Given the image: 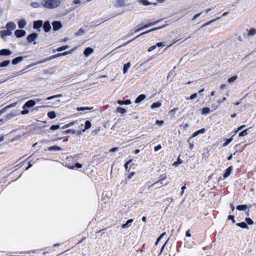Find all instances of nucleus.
<instances>
[{
    "label": "nucleus",
    "mask_w": 256,
    "mask_h": 256,
    "mask_svg": "<svg viewBox=\"0 0 256 256\" xmlns=\"http://www.w3.org/2000/svg\"><path fill=\"white\" fill-rule=\"evenodd\" d=\"M60 4V0H43L41 3L42 6L48 9L56 8Z\"/></svg>",
    "instance_id": "f257e3e1"
},
{
    "label": "nucleus",
    "mask_w": 256,
    "mask_h": 256,
    "mask_svg": "<svg viewBox=\"0 0 256 256\" xmlns=\"http://www.w3.org/2000/svg\"><path fill=\"white\" fill-rule=\"evenodd\" d=\"M165 26H160V27L154 28H152V29H150V30H148L147 31H146V32H144L140 34L139 35L137 36H136L134 38L128 40L124 44L120 46H125L127 45L128 44H130V42H132V41H134V40H136L138 38L140 37V36H142V35L145 34H148V33H149L150 32H153V31H154V30H160V29L164 27H165Z\"/></svg>",
    "instance_id": "f03ea898"
},
{
    "label": "nucleus",
    "mask_w": 256,
    "mask_h": 256,
    "mask_svg": "<svg viewBox=\"0 0 256 256\" xmlns=\"http://www.w3.org/2000/svg\"><path fill=\"white\" fill-rule=\"evenodd\" d=\"M160 21H161V20H156L153 22H148L146 24L136 29L134 31V33H136V32H138L142 30H143L145 28H149L152 26H154V25L156 24H158Z\"/></svg>",
    "instance_id": "7ed1b4c3"
},
{
    "label": "nucleus",
    "mask_w": 256,
    "mask_h": 256,
    "mask_svg": "<svg viewBox=\"0 0 256 256\" xmlns=\"http://www.w3.org/2000/svg\"><path fill=\"white\" fill-rule=\"evenodd\" d=\"M52 28L54 31H57L60 29L62 26V24L60 21L55 20L52 22Z\"/></svg>",
    "instance_id": "20e7f679"
},
{
    "label": "nucleus",
    "mask_w": 256,
    "mask_h": 256,
    "mask_svg": "<svg viewBox=\"0 0 256 256\" xmlns=\"http://www.w3.org/2000/svg\"><path fill=\"white\" fill-rule=\"evenodd\" d=\"M43 21L42 20H38L34 22L33 28L37 30L38 32L40 30V28L42 26Z\"/></svg>",
    "instance_id": "39448f33"
},
{
    "label": "nucleus",
    "mask_w": 256,
    "mask_h": 256,
    "mask_svg": "<svg viewBox=\"0 0 256 256\" xmlns=\"http://www.w3.org/2000/svg\"><path fill=\"white\" fill-rule=\"evenodd\" d=\"M36 104V101L33 100H30L27 101L22 106V108H27L34 106Z\"/></svg>",
    "instance_id": "423d86ee"
},
{
    "label": "nucleus",
    "mask_w": 256,
    "mask_h": 256,
    "mask_svg": "<svg viewBox=\"0 0 256 256\" xmlns=\"http://www.w3.org/2000/svg\"><path fill=\"white\" fill-rule=\"evenodd\" d=\"M38 36V35L36 33L32 32L27 36V40L30 43L36 40Z\"/></svg>",
    "instance_id": "0eeeda50"
},
{
    "label": "nucleus",
    "mask_w": 256,
    "mask_h": 256,
    "mask_svg": "<svg viewBox=\"0 0 256 256\" xmlns=\"http://www.w3.org/2000/svg\"><path fill=\"white\" fill-rule=\"evenodd\" d=\"M42 28L44 31L46 32H48L50 30L52 27L48 20H46L42 24Z\"/></svg>",
    "instance_id": "6e6552de"
},
{
    "label": "nucleus",
    "mask_w": 256,
    "mask_h": 256,
    "mask_svg": "<svg viewBox=\"0 0 256 256\" xmlns=\"http://www.w3.org/2000/svg\"><path fill=\"white\" fill-rule=\"evenodd\" d=\"M26 31L24 30H16L14 32L15 36L18 38H22V37L26 35Z\"/></svg>",
    "instance_id": "1a4fd4ad"
},
{
    "label": "nucleus",
    "mask_w": 256,
    "mask_h": 256,
    "mask_svg": "<svg viewBox=\"0 0 256 256\" xmlns=\"http://www.w3.org/2000/svg\"><path fill=\"white\" fill-rule=\"evenodd\" d=\"M24 58H26V56H18L14 58L12 61V63L13 65H16L17 64L18 62H22Z\"/></svg>",
    "instance_id": "9d476101"
},
{
    "label": "nucleus",
    "mask_w": 256,
    "mask_h": 256,
    "mask_svg": "<svg viewBox=\"0 0 256 256\" xmlns=\"http://www.w3.org/2000/svg\"><path fill=\"white\" fill-rule=\"evenodd\" d=\"M12 54L9 49L4 48L0 50V56H8Z\"/></svg>",
    "instance_id": "9b49d317"
},
{
    "label": "nucleus",
    "mask_w": 256,
    "mask_h": 256,
    "mask_svg": "<svg viewBox=\"0 0 256 256\" xmlns=\"http://www.w3.org/2000/svg\"><path fill=\"white\" fill-rule=\"evenodd\" d=\"M232 168H233L232 166H230L228 168L225 170V172L223 175L224 179H225L226 178H228V176H229L232 170Z\"/></svg>",
    "instance_id": "f8f14e48"
},
{
    "label": "nucleus",
    "mask_w": 256,
    "mask_h": 256,
    "mask_svg": "<svg viewBox=\"0 0 256 256\" xmlns=\"http://www.w3.org/2000/svg\"><path fill=\"white\" fill-rule=\"evenodd\" d=\"M6 28L8 30H13L16 28V24L13 22H8L6 24Z\"/></svg>",
    "instance_id": "ddd939ff"
},
{
    "label": "nucleus",
    "mask_w": 256,
    "mask_h": 256,
    "mask_svg": "<svg viewBox=\"0 0 256 256\" xmlns=\"http://www.w3.org/2000/svg\"><path fill=\"white\" fill-rule=\"evenodd\" d=\"M159 178H160V179L158 181H156V182H155L154 183L152 184L151 186H150L149 188H150L154 186H156V184H159V182H160L161 181H164V180H165L166 178V174H164L161 175Z\"/></svg>",
    "instance_id": "4468645a"
},
{
    "label": "nucleus",
    "mask_w": 256,
    "mask_h": 256,
    "mask_svg": "<svg viewBox=\"0 0 256 256\" xmlns=\"http://www.w3.org/2000/svg\"><path fill=\"white\" fill-rule=\"evenodd\" d=\"M205 132H206V130H205V129L204 128H201V129H200V130L195 132L192 134V136L190 138H191L196 137V136H198L200 134H204Z\"/></svg>",
    "instance_id": "2eb2a0df"
},
{
    "label": "nucleus",
    "mask_w": 256,
    "mask_h": 256,
    "mask_svg": "<svg viewBox=\"0 0 256 256\" xmlns=\"http://www.w3.org/2000/svg\"><path fill=\"white\" fill-rule=\"evenodd\" d=\"M94 50L92 48L88 47L84 51V54L86 56H88Z\"/></svg>",
    "instance_id": "dca6fc26"
},
{
    "label": "nucleus",
    "mask_w": 256,
    "mask_h": 256,
    "mask_svg": "<svg viewBox=\"0 0 256 256\" xmlns=\"http://www.w3.org/2000/svg\"><path fill=\"white\" fill-rule=\"evenodd\" d=\"M26 24V22L24 19H22L18 22V26L20 28H23Z\"/></svg>",
    "instance_id": "f3484780"
},
{
    "label": "nucleus",
    "mask_w": 256,
    "mask_h": 256,
    "mask_svg": "<svg viewBox=\"0 0 256 256\" xmlns=\"http://www.w3.org/2000/svg\"><path fill=\"white\" fill-rule=\"evenodd\" d=\"M125 2L124 0H117L114 6L116 8H120L124 6Z\"/></svg>",
    "instance_id": "a211bd4d"
},
{
    "label": "nucleus",
    "mask_w": 256,
    "mask_h": 256,
    "mask_svg": "<svg viewBox=\"0 0 256 256\" xmlns=\"http://www.w3.org/2000/svg\"><path fill=\"white\" fill-rule=\"evenodd\" d=\"M146 98V96L144 94H141L139 95L135 100V103L138 104L142 100H144Z\"/></svg>",
    "instance_id": "6ab92c4d"
},
{
    "label": "nucleus",
    "mask_w": 256,
    "mask_h": 256,
    "mask_svg": "<svg viewBox=\"0 0 256 256\" xmlns=\"http://www.w3.org/2000/svg\"><path fill=\"white\" fill-rule=\"evenodd\" d=\"M68 48V45L62 46L58 48L56 50H52V52L54 53L56 51H57V52H62V50H66Z\"/></svg>",
    "instance_id": "aec40b11"
},
{
    "label": "nucleus",
    "mask_w": 256,
    "mask_h": 256,
    "mask_svg": "<svg viewBox=\"0 0 256 256\" xmlns=\"http://www.w3.org/2000/svg\"><path fill=\"white\" fill-rule=\"evenodd\" d=\"M48 150L49 151H60L62 150V148L58 146H51L48 148Z\"/></svg>",
    "instance_id": "412c9836"
},
{
    "label": "nucleus",
    "mask_w": 256,
    "mask_h": 256,
    "mask_svg": "<svg viewBox=\"0 0 256 256\" xmlns=\"http://www.w3.org/2000/svg\"><path fill=\"white\" fill-rule=\"evenodd\" d=\"M0 34L2 38H3L4 36H10L12 34V32L10 30H7L0 31Z\"/></svg>",
    "instance_id": "4be33fe9"
},
{
    "label": "nucleus",
    "mask_w": 256,
    "mask_h": 256,
    "mask_svg": "<svg viewBox=\"0 0 256 256\" xmlns=\"http://www.w3.org/2000/svg\"><path fill=\"white\" fill-rule=\"evenodd\" d=\"M117 103L119 104L122 105V104H131V101L130 100H118L117 102Z\"/></svg>",
    "instance_id": "5701e85b"
},
{
    "label": "nucleus",
    "mask_w": 256,
    "mask_h": 256,
    "mask_svg": "<svg viewBox=\"0 0 256 256\" xmlns=\"http://www.w3.org/2000/svg\"><path fill=\"white\" fill-rule=\"evenodd\" d=\"M133 222V220L132 219H130L128 220L126 222V223L125 224H124L122 227L123 228H127L128 227H129L132 223V222Z\"/></svg>",
    "instance_id": "b1692460"
},
{
    "label": "nucleus",
    "mask_w": 256,
    "mask_h": 256,
    "mask_svg": "<svg viewBox=\"0 0 256 256\" xmlns=\"http://www.w3.org/2000/svg\"><path fill=\"white\" fill-rule=\"evenodd\" d=\"M256 34V30L254 28H252L248 30L247 36H254Z\"/></svg>",
    "instance_id": "393cba45"
},
{
    "label": "nucleus",
    "mask_w": 256,
    "mask_h": 256,
    "mask_svg": "<svg viewBox=\"0 0 256 256\" xmlns=\"http://www.w3.org/2000/svg\"><path fill=\"white\" fill-rule=\"evenodd\" d=\"M76 132V130H72V129H69V130H67L62 132V134H60V135H63L64 134H70V133L72 134H75Z\"/></svg>",
    "instance_id": "a878e982"
},
{
    "label": "nucleus",
    "mask_w": 256,
    "mask_h": 256,
    "mask_svg": "<svg viewBox=\"0 0 256 256\" xmlns=\"http://www.w3.org/2000/svg\"><path fill=\"white\" fill-rule=\"evenodd\" d=\"M130 62H128L124 64L123 68V73L124 74L127 72L128 69L130 68Z\"/></svg>",
    "instance_id": "bb28decb"
},
{
    "label": "nucleus",
    "mask_w": 256,
    "mask_h": 256,
    "mask_svg": "<svg viewBox=\"0 0 256 256\" xmlns=\"http://www.w3.org/2000/svg\"><path fill=\"white\" fill-rule=\"evenodd\" d=\"M92 124L90 120H86L85 122L84 129L82 130V132H84L86 130L90 128L91 127Z\"/></svg>",
    "instance_id": "cd10ccee"
},
{
    "label": "nucleus",
    "mask_w": 256,
    "mask_h": 256,
    "mask_svg": "<svg viewBox=\"0 0 256 256\" xmlns=\"http://www.w3.org/2000/svg\"><path fill=\"white\" fill-rule=\"evenodd\" d=\"M236 225L237 226L240 227L242 228H247V229L248 228V224L244 222H241L237 223L236 224Z\"/></svg>",
    "instance_id": "c85d7f7f"
},
{
    "label": "nucleus",
    "mask_w": 256,
    "mask_h": 256,
    "mask_svg": "<svg viewBox=\"0 0 256 256\" xmlns=\"http://www.w3.org/2000/svg\"><path fill=\"white\" fill-rule=\"evenodd\" d=\"M10 64V60H4L1 62H0V67H6L8 66Z\"/></svg>",
    "instance_id": "c756f323"
},
{
    "label": "nucleus",
    "mask_w": 256,
    "mask_h": 256,
    "mask_svg": "<svg viewBox=\"0 0 256 256\" xmlns=\"http://www.w3.org/2000/svg\"><path fill=\"white\" fill-rule=\"evenodd\" d=\"M48 117L50 119H54L56 117V114L54 111H50L48 113Z\"/></svg>",
    "instance_id": "7c9ffc66"
},
{
    "label": "nucleus",
    "mask_w": 256,
    "mask_h": 256,
    "mask_svg": "<svg viewBox=\"0 0 256 256\" xmlns=\"http://www.w3.org/2000/svg\"><path fill=\"white\" fill-rule=\"evenodd\" d=\"M238 78V76L236 75H235V76H234L230 78H229L228 80H227V82L229 83V84H232V82H234Z\"/></svg>",
    "instance_id": "2f4dec72"
},
{
    "label": "nucleus",
    "mask_w": 256,
    "mask_h": 256,
    "mask_svg": "<svg viewBox=\"0 0 256 256\" xmlns=\"http://www.w3.org/2000/svg\"><path fill=\"white\" fill-rule=\"evenodd\" d=\"M248 208L246 204L238 205L236 206V209L238 210H244Z\"/></svg>",
    "instance_id": "473e14b6"
},
{
    "label": "nucleus",
    "mask_w": 256,
    "mask_h": 256,
    "mask_svg": "<svg viewBox=\"0 0 256 256\" xmlns=\"http://www.w3.org/2000/svg\"><path fill=\"white\" fill-rule=\"evenodd\" d=\"M221 17H218L217 18H215V19H214V20H212L209 22H206V24H203L202 26H201V28L205 26H208L210 24H211L212 23L214 22H215L216 20H218Z\"/></svg>",
    "instance_id": "72a5a7b5"
},
{
    "label": "nucleus",
    "mask_w": 256,
    "mask_h": 256,
    "mask_svg": "<svg viewBox=\"0 0 256 256\" xmlns=\"http://www.w3.org/2000/svg\"><path fill=\"white\" fill-rule=\"evenodd\" d=\"M93 109V107H78L76 110L78 111H83L84 110H92Z\"/></svg>",
    "instance_id": "f704fd0d"
},
{
    "label": "nucleus",
    "mask_w": 256,
    "mask_h": 256,
    "mask_svg": "<svg viewBox=\"0 0 256 256\" xmlns=\"http://www.w3.org/2000/svg\"><path fill=\"white\" fill-rule=\"evenodd\" d=\"M210 112V109L209 108L205 107L202 109V113L203 114H207Z\"/></svg>",
    "instance_id": "c9c22d12"
},
{
    "label": "nucleus",
    "mask_w": 256,
    "mask_h": 256,
    "mask_svg": "<svg viewBox=\"0 0 256 256\" xmlns=\"http://www.w3.org/2000/svg\"><path fill=\"white\" fill-rule=\"evenodd\" d=\"M250 128L246 129L241 132H240L238 134V136L240 137L244 136L248 134V131L249 130Z\"/></svg>",
    "instance_id": "e433bc0d"
},
{
    "label": "nucleus",
    "mask_w": 256,
    "mask_h": 256,
    "mask_svg": "<svg viewBox=\"0 0 256 256\" xmlns=\"http://www.w3.org/2000/svg\"><path fill=\"white\" fill-rule=\"evenodd\" d=\"M72 50H70L68 51H67V52H62V53H58V54H57V56L58 57H60V56H66L68 54H71Z\"/></svg>",
    "instance_id": "4c0bfd02"
},
{
    "label": "nucleus",
    "mask_w": 256,
    "mask_h": 256,
    "mask_svg": "<svg viewBox=\"0 0 256 256\" xmlns=\"http://www.w3.org/2000/svg\"><path fill=\"white\" fill-rule=\"evenodd\" d=\"M116 112L123 114L126 112V110L125 108L122 107H118L116 108Z\"/></svg>",
    "instance_id": "58836bf2"
},
{
    "label": "nucleus",
    "mask_w": 256,
    "mask_h": 256,
    "mask_svg": "<svg viewBox=\"0 0 256 256\" xmlns=\"http://www.w3.org/2000/svg\"><path fill=\"white\" fill-rule=\"evenodd\" d=\"M166 234V232H164L157 238L156 241L155 243V245H157L158 244V242L161 240V239L164 237V236Z\"/></svg>",
    "instance_id": "ea45409f"
},
{
    "label": "nucleus",
    "mask_w": 256,
    "mask_h": 256,
    "mask_svg": "<svg viewBox=\"0 0 256 256\" xmlns=\"http://www.w3.org/2000/svg\"><path fill=\"white\" fill-rule=\"evenodd\" d=\"M160 106H161V104L159 102H154L151 105V108H159Z\"/></svg>",
    "instance_id": "a19ab883"
},
{
    "label": "nucleus",
    "mask_w": 256,
    "mask_h": 256,
    "mask_svg": "<svg viewBox=\"0 0 256 256\" xmlns=\"http://www.w3.org/2000/svg\"><path fill=\"white\" fill-rule=\"evenodd\" d=\"M197 96H198V94L197 93L193 94L190 97H186V100H194V98H196L197 97Z\"/></svg>",
    "instance_id": "79ce46f5"
},
{
    "label": "nucleus",
    "mask_w": 256,
    "mask_h": 256,
    "mask_svg": "<svg viewBox=\"0 0 256 256\" xmlns=\"http://www.w3.org/2000/svg\"><path fill=\"white\" fill-rule=\"evenodd\" d=\"M60 128V126L59 124L52 125L50 127V130H58V128Z\"/></svg>",
    "instance_id": "37998d69"
},
{
    "label": "nucleus",
    "mask_w": 256,
    "mask_h": 256,
    "mask_svg": "<svg viewBox=\"0 0 256 256\" xmlns=\"http://www.w3.org/2000/svg\"><path fill=\"white\" fill-rule=\"evenodd\" d=\"M84 31L82 28H80L78 30L76 33V36H82L84 34Z\"/></svg>",
    "instance_id": "c03bdc74"
},
{
    "label": "nucleus",
    "mask_w": 256,
    "mask_h": 256,
    "mask_svg": "<svg viewBox=\"0 0 256 256\" xmlns=\"http://www.w3.org/2000/svg\"><path fill=\"white\" fill-rule=\"evenodd\" d=\"M30 6L34 8H38L40 7V4L37 2H32Z\"/></svg>",
    "instance_id": "a18cd8bd"
},
{
    "label": "nucleus",
    "mask_w": 256,
    "mask_h": 256,
    "mask_svg": "<svg viewBox=\"0 0 256 256\" xmlns=\"http://www.w3.org/2000/svg\"><path fill=\"white\" fill-rule=\"evenodd\" d=\"M139 2L144 6L150 4V3L148 0H139Z\"/></svg>",
    "instance_id": "49530a36"
},
{
    "label": "nucleus",
    "mask_w": 256,
    "mask_h": 256,
    "mask_svg": "<svg viewBox=\"0 0 256 256\" xmlns=\"http://www.w3.org/2000/svg\"><path fill=\"white\" fill-rule=\"evenodd\" d=\"M232 140V137L226 139V142L223 144L224 146H227Z\"/></svg>",
    "instance_id": "de8ad7c7"
},
{
    "label": "nucleus",
    "mask_w": 256,
    "mask_h": 256,
    "mask_svg": "<svg viewBox=\"0 0 256 256\" xmlns=\"http://www.w3.org/2000/svg\"><path fill=\"white\" fill-rule=\"evenodd\" d=\"M16 116V114H14V113L13 112H10V114H8L6 115V118L7 120H9L14 116Z\"/></svg>",
    "instance_id": "09e8293b"
},
{
    "label": "nucleus",
    "mask_w": 256,
    "mask_h": 256,
    "mask_svg": "<svg viewBox=\"0 0 256 256\" xmlns=\"http://www.w3.org/2000/svg\"><path fill=\"white\" fill-rule=\"evenodd\" d=\"M57 58H58L57 56V54H56L46 58L47 61L48 62V61H50V60H52L54 59Z\"/></svg>",
    "instance_id": "8fccbe9b"
},
{
    "label": "nucleus",
    "mask_w": 256,
    "mask_h": 256,
    "mask_svg": "<svg viewBox=\"0 0 256 256\" xmlns=\"http://www.w3.org/2000/svg\"><path fill=\"white\" fill-rule=\"evenodd\" d=\"M246 222L248 223V224H254V222L250 218H246L245 219Z\"/></svg>",
    "instance_id": "3c124183"
},
{
    "label": "nucleus",
    "mask_w": 256,
    "mask_h": 256,
    "mask_svg": "<svg viewBox=\"0 0 256 256\" xmlns=\"http://www.w3.org/2000/svg\"><path fill=\"white\" fill-rule=\"evenodd\" d=\"M74 122H70V123H68V124H65L64 126H63L62 127V129H64V128H68V127L72 126V125L74 124Z\"/></svg>",
    "instance_id": "603ef678"
},
{
    "label": "nucleus",
    "mask_w": 256,
    "mask_h": 256,
    "mask_svg": "<svg viewBox=\"0 0 256 256\" xmlns=\"http://www.w3.org/2000/svg\"><path fill=\"white\" fill-rule=\"evenodd\" d=\"M168 182H166V183H165L164 184H163V181H161V182H159V184H158V187H157V188H160L162 187V186H164H164H166V185H167V184H168Z\"/></svg>",
    "instance_id": "864d4df0"
},
{
    "label": "nucleus",
    "mask_w": 256,
    "mask_h": 256,
    "mask_svg": "<svg viewBox=\"0 0 256 256\" xmlns=\"http://www.w3.org/2000/svg\"><path fill=\"white\" fill-rule=\"evenodd\" d=\"M228 219L230 220H231L233 224L236 222V221L234 220V216L229 215L228 216Z\"/></svg>",
    "instance_id": "5fc2aeb1"
},
{
    "label": "nucleus",
    "mask_w": 256,
    "mask_h": 256,
    "mask_svg": "<svg viewBox=\"0 0 256 256\" xmlns=\"http://www.w3.org/2000/svg\"><path fill=\"white\" fill-rule=\"evenodd\" d=\"M47 62L48 61H47L46 58H43L40 60H38L36 62H37V64H42V63H44V62Z\"/></svg>",
    "instance_id": "6e6d98bb"
},
{
    "label": "nucleus",
    "mask_w": 256,
    "mask_h": 256,
    "mask_svg": "<svg viewBox=\"0 0 256 256\" xmlns=\"http://www.w3.org/2000/svg\"><path fill=\"white\" fill-rule=\"evenodd\" d=\"M29 110L27 108L23 109L21 111L20 114L22 115L26 114H28Z\"/></svg>",
    "instance_id": "4d7b16f0"
},
{
    "label": "nucleus",
    "mask_w": 256,
    "mask_h": 256,
    "mask_svg": "<svg viewBox=\"0 0 256 256\" xmlns=\"http://www.w3.org/2000/svg\"><path fill=\"white\" fill-rule=\"evenodd\" d=\"M168 239L166 241V242L164 244L161 248V249H160V252L158 256L160 255L161 254L162 252H163V250H164V246L166 244H167V242H168Z\"/></svg>",
    "instance_id": "13d9d810"
},
{
    "label": "nucleus",
    "mask_w": 256,
    "mask_h": 256,
    "mask_svg": "<svg viewBox=\"0 0 256 256\" xmlns=\"http://www.w3.org/2000/svg\"><path fill=\"white\" fill-rule=\"evenodd\" d=\"M156 45H154V46H150L148 48V52H150L152 51L153 50H154L156 48Z\"/></svg>",
    "instance_id": "bf43d9fd"
},
{
    "label": "nucleus",
    "mask_w": 256,
    "mask_h": 256,
    "mask_svg": "<svg viewBox=\"0 0 256 256\" xmlns=\"http://www.w3.org/2000/svg\"><path fill=\"white\" fill-rule=\"evenodd\" d=\"M180 40V39H174V40H172V43L169 46H168V47L172 46V44H174L175 43L179 41Z\"/></svg>",
    "instance_id": "052dcab7"
},
{
    "label": "nucleus",
    "mask_w": 256,
    "mask_h": 256,
    "mask_svg": "<svg viewBox=\"0 0 256 256\" xmlns=\"http://www.w3.org/2000/svg\"><path fill=\"white\" fill-rule=\"evenodd\" d=\"M202 14V12H200L194 15L193 16L192 20H196V18H197L198 16H200Z\"/></svg>",
    "instance_id": "680f3d73"
},
{
    "label": "nucleus",
    "mask_w": 256,
    "mask_h": 256,
    "mask_svg": "<svg viewBox=\"0 0 256 256\" xmlns=\"http://www.w3.org/2000/svg\"><path fill=\"white\" fill-rule=\"evenodd\" d=\"M182 163V160L180 158H178L176 162H174V164H180Z\"/></svg>",
    "instance_id": "e2e57ef3"
},
{
    "label": "nucleus",
    "mask_w": 256,
    "mask_h": 256,
    "mask_svg": "<svg viewBox=\"0 0 256 256\" xmlns=\"http://www.w3.org/2000/svg\"><path fill=\"white\" fill-rule=\"evenodd\" d=\"M132 162V160H130L128 161L125 164H124V168L126 169V170H128V165Z\"/></svg>",
    "instance_id": "0e129e2a"
},
{
    "label": "nucleus",
    "mask_w": 256,
    "mask_h": 256,
    "mask_svg": "<svg viewBox=\"0 0 256 256\" xmlns=\"http://www.w3.org/2000/svg\"><path fill=\"white\" fill-rule=\"evenodd\" d=\"M161 148H162L161 145L160 144H158L157 146L154 147V150L155 152H156V151L160 150Z\"/></svg>",
    "instance_id": "69168bd1"
},
{
    "label": "nucleus",
    "mask_w": 256,
    "mask_h": 256,
    "mask_svg": "<svg viewBox=\"0 0 256 256\" xmlns=\"http://www.w3.org/2000/svg\"><path fill=\"white\" fill-rule=\"evenodd\" d=\"M156 46L158 47H161V46H165V44H164V42H158L156 44Z\"/></svg>",
    "instance_id": "338daca9"
},
{
    "label": "nucleus",
    "mask_w": 256,
    "mask_h": 256,
    "mask_svg": "<svg viewBox=\"0 0 256 256\" xmlns=\"http://www.w3.org/2000/svg\"><path fill=\"white\" fill-rule=\"evenodd\" d=\"M118 147H116V148H113L111 149L110 150L109 152H116L118 150Z\"/></svg>",
    "instance_id": "774afa93"
}]
</instances>
